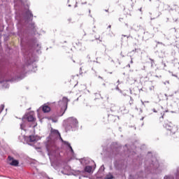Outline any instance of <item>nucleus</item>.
<instances>
[{"mask_svg":"<svg viewBox=\"0 0 179 179\" xmlns=\"http://www.w3.org/2000/svg\"><path fill=\"white\" fill-rule=\"evenodd\" d=\"M59 141L64 143V145L65 142H68L62 139L61 134H59L58 130H52L49 136L46 138V141L45 142V146L48 152L49 159H51V156L55 154L57 149H58V143H59Z\"/></svg>","mask_w":179,"mask_h":179,"instance_id":"nucleus-1","label":"nucleus"},{"mask_svg":"<svg viewBox=\"0 0 179 179\" xmlns=\"http://www.w3.org/2000/svg\"><path fill=\"white\" fill-rule=\"evenodd\" d=\"M68 98L65 96L58 101L57 109H55V117H62V115L65 114V111H66L68 108Z\"/></svg>","mask_w":179,"mask_h":179,"instance_id":"nucleus-2","label":"nucleus"},{"mask_svg":"<svg viewBox=\"0 0 179 179\" xmlns=\"http://www.w3.org/2000/svg\"><path fill=\"white\" fill-rule=\"evenodd\" d=\"M78 127L79 122H78V119L73 117H69L65 125L66 132H68V131H76Z\"/></svg>","mask_w":179,"mask_h":179,"instance_id":"nucleus-3","label":"nucleus"},{"mask_svg":"<svg viewBox=\"0 0 179 179\" xmlns=\"http://www.w3.org/2000/svg\"><path fill=\"white\" fill-rule=\"evenodd\" d=\"M34 60L29 59L26 62L25 64H22L20 68L17 69V72L20 75V76L17 77V79L19 80H22V79H24L26 77V73H27V71H26V68H29L31 64H34Z\"/></svg>","mask_w":179,"mask_h":179,"instance_id":"nucleus-4","label":"nucleus"},{"mask_svg":"<svg viewBox=\"0 0 179 179\" xmlns=\"http://www.w3.org/2000/svg\"><path fill=\"white\" fill-rule=\"evenodd\" d=\"M36 120V117H34V113H29L25 114L22 118V122L20 124V129H24L26 128V125H27V122H33Z\"/></svg>","mask_w":179,"mask_h":179,"instance_id":"nucleus-5","label":"nucleus"},{"mask_svg":"<svg viewBox=\"0 0 179 179\" xmlns=\"http://www.w3.org/2000/svg\"><path fill=\"white\" fill-rule=\"evenodd\" d=\"M20 138H23L24 142V143H27V145H29L30 146L32 145L31 143L34 142H37L38 141V137L34 135H30L29 136H18V139L20 141Z\"/></svg>","mask_w":179,"mask_h":179,"instance_id":"nucleus-6","label":"nucleus"},{"mask_svg":"<svg viewBox=\"0 0 179 179\" xmlns=\"http://www.w3.org/2000/svg\"><path fill=\"white\" fill-rule=\"evenodd\" d=\"M164 127L167 131H169L170 134H171L172 135H174V134H176V132L178 131V128H177V126L173 124L171 122L164 123Z\"/></svg>","mask_w":179,"mask_h":179,"instance_id":"nucleus-7","label":"nucleus"},{"mask_svg":"<svg viewBox=\"0 0 179 179\" xmlns=\"http://www.w3.org/2000/svg\"><path fill=\"white\" fill-rule=\"evenodd\" d=\"M24 19L25 20V23H30V22H33V13H31L30 10H27L24 13Z\"/></svg>","mask_w":179,"mask_h":179,"instance_id":"nucleus-8","label":"nucleus"},{"mask_svg":"<svg viewBox=\"0 0 179 179\" xmlns=\"http://www.w3.org/2000/svg\"><path fill=\"white\" fill-rule=\"evenodd\" d=\"M8 159L9 162H11L9 163L10 166H13L14 167L19 166V160L13 159L11 156H8Z\"/></svg>","mask_w":179,"mask_h":179,"instance_id":"nucleus-9","label":"nucleus"},{"mask_svg":"<svg viewBox=\"0 0 179 179\" xmlns=\"http://www.w3.org/2000/svg\"><path fill=\"white\" fill-rule=\"evenodd\" d=\"M143 34V37H145L146 40H149L150 38H153V37H155V34L150 31H145Z\"/></svg>","mask_w":179,"mask_h":179,"instance_id":"nucleus-10","label":"nucleus"},{"mask_svg":"<svg viewBox=\"0 0 179 179\" xmlns=\"http://www.w3.org/2000/svg\"><path fill=\"white\" fill-rule=\"evenodd\" d=\"M42 110L43 113H50L51 111V108L47 105H43L42 108H39L37 111Z\"/></svg>","mask_w":179,"mask_h":179,"instance_id":"nucleus-11","label":"nucleus"},{"mask_svg":"<svg viewBox=\"0 0 179 179\" xmlns=\"http://www.w3.org/2000/svg\"><path fill=\"white\" fill-rule=\"evenodd\" d=\"M29 29L31 30L33 33H36L37 31V28L36 27V23L35 22H31L29 24Z\"/></svg>","mask_w":179,"mask_h":179,"instance_id":"nucleus-12","label":"nucleus"},{"mask_svg":"<svg viewBox=\"0 0 179 179\" xmlns=\"http://www.w3.org/2000/svg\"><path fill=\"white\" fill-rule=\"evenodd\" d=\"M80 162L83 166H87L90 163V159L89 158H82L80 159Z\"/></svg>","mask_w":179,"mask_h":179,"instance_id":"nucleus-13","label":"nucleus"},{"mask_svg":"<svg viewBox=\"0 0 179 179\" xmlns=\"http://www.w3.org/2000/svg\"><path fill=\"white\" fill-rule=\"evenodd\" d=\"M150 167H153L154 170H156L158 167H160V164H159V161H157V159H155V162H152L150 164Z\"/></svg>","mask_w":179,"mask_h":179,"instance_id":"nucleus-14","label":"nucleus"},{"mask_svg":"<svg viewBox=\"0 0 179 179\" xmlns=\"http://www.w3.org/2000/svg\"><path fill=\"white\" fill-rule=\"evenodd\" d=\"M152 111H153V113H160L161 117H160L159 118L162 119V118H164V114H165V113H167L169 110H163V111L162 112V111H160V110H157L156 109L153 108V109H152Z\"/></svg>","mask_w":179,"mask_h":179,"instance_id":"nucleus-15","label":"nucleus"},{"mask_svg":"<svg viewBox=\"0 0 179 179\" xmlns=\"http://www.w3.org/2000/svg\"><path fill=\"white\" fill-rule=\"evenodd\" d=\"M66 146H67L68 150H69V152H71V155H73L75 152H73V149L72 148V146H71V143H69V142H64Z\"/></svg>","mask_w":179,"mask_h":179,"instance_id":"nucleus-16","label":"nucleus"},{"mask_svg":"<svg viewBox=\"0 0 179 179\" xmlns=\"http://www.w3.org/2000/svg\"><path fill=\"white\" fill-rule=\"evenodd\" d=\"M17 29H18L17 35L19 36V37H20L21 44H22L23 43V36H22V28H19V24L17 25Z\"/></svg>","mask_w":179,"mask_h":179,"instance_id":"nucleus-17","label":"nucleus"},{"mask_svg":"<svg viewBox=\"0 0 179 179\" xmlns=\"http://www.w3.org/2000/svg\"><path fill=\"white\" fill-rule=\"evenodd\" d=\"M92 170H93V167L92 166H86L84 168V171L85 173H92Z\"/></svg>","mask_w":179,"mask_h":179,"instance_id":"nucleus-18","label":"nucleus"},{"mask_svg":"<svg viewBox=\"0 0 179 179\" xmlns=\"http://www.w3.org/2000/svg\"><path fill=\"white\" fill-rule=\"evenodd\" d=\"M154 17H151V20H154V19H157L159 16H160V12L155 11L153 13Z\"/></svg>","mask_w":179,"mask_h":179,"instance_id":"nucleus-19","label":"nucleus"},{"mask_svg":"<svg viewBox=\"0 0 179 179\" xmlns=\"http://www.w3.org/2000/svg\"><path fill=\"white\" fill-rule=\"evenodd\" d=\"M170 10H176L179 13V6L176 4H174L172 8H170Z\"/></svg>","mask_w":179,"mask_h":179,"instance_id":"nucleus-20","label":"nucleus"},{"mask_svg":"<svg viewBox=\"0 0 179 179\" xmlns=\"http://www.w3.org/2000/svg\"><path fill=\"white\" fill-rule=\"evenodd\" d=\"M113 178H114V176H113L111 173L106 175V177L104 178V179H113Z\"/></svg>","mask_w":179,"mask_h":179,"instance_id":"nucleus-21","label":"nucleus"},{"mask_svg":"<svg viewBox=\"0 0 179 179\" xmlns=\"http://www.w3.org/2000/svg\"><path fill=\"white\" fill-rule=\"evenodd\" d=\"M41 48V45L37 43L36 44V52H38Z\"/></svg>","mask_w":179,"mask_h":179,"instance_id":"nucleus-22","label":"nucleus"},{"mask_svg":"<svg viewBox=\"0 0 179 179\" xmlns=\"http://www.w3.org/2000/svg\"><path fill=\"white\" fill-rule=\"evenodd\" d=\"M130 97V100L129 101V104L130 106H132L134 104V99L132 98V96H129Z\"/></svg>","mask_w":179,"mask_h":179,"instance_id":"nucleus-23","label":"nucleus"},{"mask_svg":"<svg viewBox=\"0 0 179 179\" xmlns=\"http://www.w3.org/2000/svg\"><path fill=\"white\" fill-rule=\"evenodd\" d=\"M121 149L120 147H115V151L117 152H115V155H120V153H118V152H120V150Z\"/></svg>","mask_w":179,"mask_h":179,"instance_id":"nucleus-24","label":"nucleus"},{"mask_svg":"<svg viewBox=\"0 0 179 179\" xmlns=\"http://www.w3.org/2000/svg\"><path fill=\"white\" fill-rule=\"evenodd\" d=\"M3 108H5V105L1 104V108H0V114H1V113H2V111H3Z\"/></svg>","mask_w":179,"mask_h":179,"instance_id":"nucleus-25","label":"nucleus"},{"mask_svg":"<svg viewBox=\"0 0 179 179\" xmlns=\"http://www.w3.org/2000/svg\"><path fill=\"white\" fill-rule=\"evenodd\" d=\"M164 179H174V177L166 176L164 177Z\"/></svg>","mask_w":179,"mask_h":179,"instance_id":"nucleus-26","label":"nucleus"},{"mask_svg":"<svg viewBox=\"0 0 179 179\" xmlns=\"http://www.w3.org/2000/svg\"><path fill=\"white\" fill-rule=\"evenodd\" d=\"M120 111H122V113H125V111H127V109L124 108V106H122V108H120Z\"/></svg>","mask_w":179,"mask_h":179,"instance_id":"nucleus-27","label":"nucleus"},{"mask_svg":"<svg viewBox=\"0 0 179 179\" xmlns=\"http://www.w3.org/2000/svg\"><path fill=\"white\" fill-rule=\"evenodd\" d=\"M74 44L78 45V46H80L82 45V43H80V42L79 41H77L76 42H74Z\"/></svg>","mask_w":179,"mask_h":179,"instance_id":"nucleus-28","label":"nucleus"},{"mask_svg":"<svg viewBox=\"0 0 179 179\" xmlns=\"http://www.w3.org/2000/svg\"><path fill=\"white\" fill-rule=\"evenodd\" d=\"M104 169H105L104 165H102V166H101V167L99 168V171H104Z\"/></svg>","mask_w":179,"mask_h":179,"instance_id":"nucleus-29","label":"nucleus"},{"mask_svg":"<svg viewBox=\"0 0 179 179\" xmlns=\"http://www.w3.org/2000/svg\"><path fill=\"white\" fill-rule=\"evenodd\" d=\"M32 43H34V45H36V43H37V38H34L32 40Z\"/></svg>","mask_w":179,"mask_h":179,"instance_id":"nucleus-30","label":"nucleus"},{"mask_svg":"<svg viewBox=\"0 0 179 179\" xmlns=\"http://www.w3.org/2000/svg\"><path fill=\"white\" fill-rule=\"evenodd\" d=\"M115 90H117L118 92H121V90H120V87H118V85L116 86Z\"/></svg>","mask_w":179,"mask_h":179,"instance_id":"nucleus-31","label":"nucleus"},{"mask_svg":"<svg viewBox=\"0 0 179 179\" xmlns=\"http://www.w3.org/2000/svg\"><path fill=\"white\" fill-rule=\"evenodd\" d=\"M122 37H127V38H129V37L131 36H127V35H122Z\"/></svg>","mask_w":179,"mask_h":179,"instance_id":"nucleus-32","label":"nucleus"},{"mask_svg":"<svg viewBox=\"0 0 179 179\" xmlns=\"http://www.w3.org/2000/svg\"><path fill=\"white\" fill-rule=\"evenodd\" d=\"M117 145H118L117 143H113L112 144V146H117Z\"/></svg>","mask_w":179,"mask_h":179,"instance_id":"nucleus-33","label":"nucleus"},{"mask_svg":"<svg viewBox=\"0 0 179 179\" xmlns=\"http://www.w3.org/2000/svg\"><path fill=\"white\" fill-rule=\"evenodd\" d=\"M150 60L151 61L152 64H153V62H155V60H153L152 59H150Z\"/></svg>","mask_w":179,"mask_h":179,"instance_id":"nucleus-34","label":"nucleus"},{"mask_svg":"<svg viewBox=\"0 0 179 179\" xmlns=\"http://www.w3.org/2000/svg\"><path fill=\"white\" fill-rule=\"evenodd\" d=\"M150 60L151 61L152 64H153V62H155V60H153L152 59H150Z\"/></svg>","mask_w":179,"mask_h":179,"instance_id":"nucleus-35","label":"nucleus"},{"mask_svg":"<svg viewBox=\"0 0 179 179\" xmlns=\"http://www.w3.org/2000/svg\"><path fill=\"white\" fill-rule=\"evenodd\" d=\"M176 94H177V96H179V91L176 92Z\"/></svg>","mask_w":179,"mask_h":179,"instance_id":"nucleus-36","label":"nucleus"},{"mask_svg":"<svg viewBox=\"0 0 179 179\" xmlns=\"http://www.w3.org/2000/svg\"><path fill=\"white\" fill-rule=\"evenodd\" d=\"M130 64H134V61L132 60V58L131 59Z\"/></svg>","mask_w":179,"mask_h":179,"instance_id":"nucleus-37","label":"nucleus"},{"mask_svg":"<svg viewBox=\"0 0 179 179\" xmlns=\"http://www.w3.org/2000/svg\"><path fill=\"white\" fill-rule=\"evenodd\" d=\"M148 169H151V170H152V169H153V170H155V169L153 167H150V168H148Z\"/></svg>","mask_w":179,"mask_h":179,"instance_id":"nucleus-38","label":"nucleus"},{"mask_svg":"<svg viewBox=\"0 0 179 179\" xmlns=\"http://www.w3.org/2000/svg\"><path fill=\"white\" fill-rule=\"evenodd\" d=\"M156 43H157V44H163V43H162V42H157V41H156Z\"/></svg>","mask_w":179,"mask_h":179,"instance_id":"nucleus-39","label":"nucleus"},{"mask_svg":"<svg viewBox=\"0 0 179 179\" xmlns=\"http://www.w3.org/2000/svg\"><path fill=\"white\" fill-rule=\"evenodd\" d=\"M128 68H131V64H127V66Z\"/></svg>","mask_w":179,"mask_h":179,"instance_id":"nucleus-40","label":"nucleus"},{"mask_svg":"<svg viewBox=\"0 0 179 179\" xmlns=\"http://www.w3.org/2000/svg\"><path fill=\"white\" fill-rule=\"evenodd\" d=\"M108 29H111V25H108Z\"/></svg>","mask_w":179,"mask_h":179,"instance_id":"nucleus-41","label":"nucleus"},{"mask_svg":"<svg viewBox=\"0 0 179 179\" xmlns=\"http://www.w3.org/2000/svg\"><path fill=\"white\" fill-rule=\"evenodd\" d=\"M140 12H142V8H139Z\"/></svg>","mask_w":179,"mask_h":179,"instance_id":"nucleus-42","label":"nucleus"},{"mask_svg":"<svg viewBox=\"0 0 179 179\" xmlns=\"http://www.w3.org/2000/svg\"><path fill=\"white\" fill-rule=\"evenodd\" d=\"M135 51H136V48H135V50H133V52H135Z\"/></svg>","mask_w":179,"mask_h":179,"instance_id":"nucleus-43","label":"nucleus"},{"mask_svg":"<svg viewBox=\"0 0 179 179\" xmlns=\"http://www.w3.org/2000/svg\"><path fill=\"white\" fill-rule=\"evenodd\" d=\"M87 58H89V59H90V55H87Z\"/></svg>","mask_w":179,"mask_h":179,"instance_id":"nucleus-44","label":"nucleus"},{"mask_svg":"<svg viewBox=\"0 0 179 179\" xmlns=\"http://www.w3.org/2000/svg\"><path fill=\"white\" fill-rule=\"evenodd\" d=\"M6 87H9V85L8 84H6Z\"/></svg>","mask_w":179,"mask_h":179,"instance_id":"nucleus-45","label":"nucleus"},{"mask_svg":"<svg viewBox=\"0 0 179 179\" xmlns=\"http://www.w3.org/2000/svg\"><path fill=\"white\" fill-rule=\"evenodd\" d=\"M71 6H72L71 4H69V7L71 8Z\"/></svg>","mask_w":179,"mask_h":179,"instance_id":"nucleus-46","label":"nucleus"},{"mask_svg":"<svg viewBox=\"0 0 179 179\" xmlns=\"http://www.w3.org/2000/svg\"><path fill=\"white\" fill-rule=\"evenodd\" d=\"M143 118H144V117H142V118L141 119V121H143Z\"/></svg>","mask_w":179,"mask_h":179,"instance_id":"nucleus-47","label":"nucleus"},{"mask_svg":"<svg viewBox=\"0 0 179 179\" xmlns=\"http://www.w3.org/2000/svg\"><path fill=\"white\" fill-rule=\"evenodd\" d=\"M86 3H87V2H85V3H83V4H86Z\"/></svg>","mask_w":179,"mask_h":179,"instance_id":"nucleus-48","label":"nucleus"},{"mask_svg":"<svg viewBox=\"0 0 179 179\" xmlns=\"http://www.w3.org/2000/svg\"><path fill=\"white\" fill-rule=\"evenodd\" d=\"M105 12H108V10H105Z\"/></svg>","mask_w":179,"mask_h":179,"instance_id":"nucleus-49","label":"nucleus"},{"mask_svg":"<svg viewBox=\"0 0 179 179\" xmlns=\"http://www.w3.org/2000/svg\"><path fill=\"white\" fill-rule=\"evenodd\" d=\"M7 82H10V80H7Z\"/></svg>","mask_w":179,"mask_h":179,"instance_id":"nucleus-50","label":"nucleus"},{"mask_svg":"<svg viewBox=\"0 0 179 179\" xmlns=\"http://www.w3.org/2000/svg\"><path fill=\"white\" fill-rule=\"evenodd\" d=\"M117 83H120V80H117Z\"/></svg>","mask_w":179,"mask_h":179,"instance_id":"nucleus-51","label":"nucleus"},{"mask_svg":"<svg viewBox=\"0 0 179 179\" xmlns=\"http://www.w3.org/2000/svg\"><path fill=\"white\" fill-rule=\"evenodd\" d=\"M162 110H163V106H161Z\"/></svg>","mask_w":179,"mask_h":179,"instance_id":"nucleus-52","label":"nucleus"},{"mask_svg":"<svg viewBox=\"0 0 179 179\" xmlns=\"http://www.w3.org/2000/svg\"><path fill=\"white\" fill-rule=\"evenodd\" d=\"M20 2H22V0H19Z\"/></svg>","mask_w":179,"mask_h":179,"instance_id":"nucleus-53","label":"nucleus"},{"mask_svg":"<svg viewBox=\"0 0 179 179\" xmlns=\"http://www.w3.org/2000/svg\"><path fill=\"white\" fill-rule=\"evenodd\" d=\"M103 86H106V84H105V83H103Z\"/></svg>","mask_w":179,"mask_h":179,"instance_id":"nucleus-54","label":"nucleus"},{"mask_svg":"<svg viewBox=\"0 0 179 179\" xmlns=\"http://www.w3.org/2000/svg\"><path fill=\"white\" fill-rule=\"evenodd\" d=\"M89 13H90V10H89Z\"/></svg>","mask_w":179,"mask_h":179,"instance_id":"nucleus-55","label":"nucleus"},{"mask_svg":"<svg viewBox=\"0 0 179 179\" xmlns=\"http://www.w3.org/2000/svg\"><path fill=\"white\" fill-rule=\"evenodd\" d=\"M150 1V2H151L152 1V0H149Z\"/></svg>","mask_w":179,"mask_h":179,"instance_id":"nucleus-56","label":"nucleus"},{"mask_svg":"<svg viewBox=\"0 0 179 179\" xmlns=\"http://www.w3.org/2000/svg\"><path fill=\"white\" fill-rule=\"evenodd\" d=\"M140 91H142V89L139 90Z\"/></svg>","mask_w":179,"mask_h":179,"instance_id":"nucleus-57","label":"nucleus"}]
</instances>
